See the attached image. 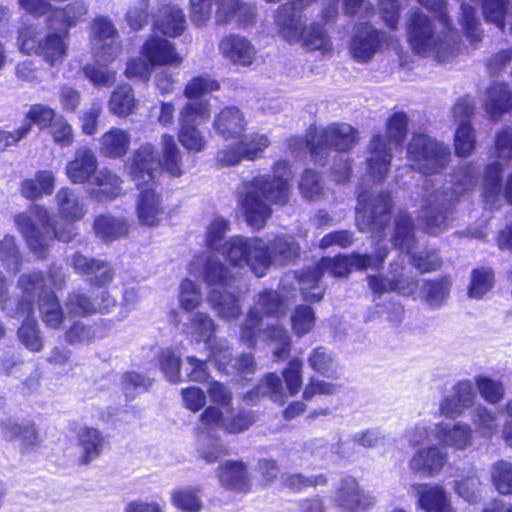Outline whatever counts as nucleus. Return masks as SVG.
<instances>
[{
	"label": "nucleus",
	"mask_w": 512,
	"mask_h": 512,
	"mask_svg": "<svg viewBox=\"0 0 512 512\" xmlns=\"http://www.w3.org/2000/svg\"><path fill=\"white\" fill-rule=\"evenodd\" d=\"M291 172L287 162L279 161L272 174L259 175L243 182L237 192V203L246 222L256 230L265 226L272 215L271 204L285 205L290 197Z\"/></svg>",
	"instance_id": "nucleus-1"
},
{
	"label": "nucleus",
	"mask_w": 512,
	"mask_h": 512,
	"mask_svg": "<svg viewBox=\"0 0 512 512\" xmlns=\"http://www.w3.org/2000/svg\"><path fill=\"white\" fill-rule=\"evenodd\" d=\"M479 178V169L472 162L456 169L451 176L449 186H437L431 180H425L424 191L418 220L423 230L438 235L449 227L450 215L460 196L474 188Z\"/></svg>",
	"instance_id": "nucleus-2"
},
{
	"label": "nucleus",
	"mask_w": 512,
	"mask_h": 512,
	"mask_svg": "<svg viewBox=\"0 0 512 512\" xmlns=\"http://www.w3.org/2000/svg\"><path fill=\"white\" fill-rule=\"evenodd\" d=\"M229 262L235 266L250 267L254 274L262 277L271 264L286 265L299 255V245L293 237H275L268 246L258 237L234 236L224 250Z\"/></svg>",
	"instance_id": "nucleus-3"
},
{
	"label": "nucleus",
	"mask_w": 512,
	"mask_h": 512,
	"mask_svg": "<svg viewBox=\"0 0 512 512\" xmlns=\"http://www.w3.org/2000/svg\"><path fill=\"white\" fill-rule=\"evenodd\" d=\"M73 223L65 221L62 225L56 224L49 211L40 205H32L27 211L14 216L17 230L29 250L38 258L46 257L54 239L62 242L72 241L77 235Z\"/></svg>",
	"instance_id": "nucleus-4"
},
{
	"label": "nucleus",
	"mask_w": 512,
	"mask_h": 512,
	"mask_svg": "<svg viewBox=\"0 0 512 512\" xmlns=\"http://www.w3.org/2000/svg\"><path fill=\"white\" fill-rule=\"evenodd\" d=\"M388 254L386 247L377 250L376 255H339L335 258H322L314 267L304 270L298 279L301 293L306 301L318 302L322 299L324 290L320 287V279L327 272L333 277H345L352 268L378 269Z\"/></svg>",
	"instance_id": "nucleus-5"
},
{
	"label": "nucleus",
	"mask_w": 512,
	"mask_h": 512,
	"mask_svg": "<svg viewBox=\"0 0 512 512\" xmlns=\"http://www.w3.org/2000/svg\"><path fill=\"white\" fill-rule=\"evenodd\" d=\"M407 39L411 50L418 55L432 57L439 62L446 61L457 45V32L443 30L420 9L408 13Z\"/></svg>",
	"instance_id": "nucleus-6"
},
{
	"label": "nucleus",
	"mask_w": 512,
	"mask_h": 512,
	"mask_svg": "<svg viewBox=\"0 0 512 512\" xmlns=\"http://www.w3.org/2000/svg\"><path fill=\"white\" fill-rule=\"evenodd\" d=\"M161 145L163 163L157 149L150 143L141 145L128 159L125 165L126 170L138 188L154 185V180L160 174L162 167L173 176L182 174L181 152L174 137L164 134Z\"/></svg>",
	"instance_id": "nucleus-7"
},
{
	"label": "nucleus",
	"mask_w": 512,
	"mask_h": 512,
	"mask_svg": "<svg viewBox=\"0 0 512 512\" xmlns=\"http://www.w3.org/2000/svg\"><path fill=\"white\" fill-rule=\"evenodd\" d=\"M206 393L212 405L199 417L200 431L222 429L228 433H239L248 429L254 422L253 416L249 413H235L232 405L233 394L224 384L213 381Z\"/></svg>",
	"instance_id": "nucleus-8"
},
{
	"label": "nucleus",
	"mask_w": 512,
	"mask_h": 512,
	"mask_svg": "<svg viewBox=\"0 0 512 512\" xmlns=\"http://www.w3.org/2000/svg\"><path fill=\"white\" fill-rule=\"evenodd\" d=\"M408 117L403 112L393 113L386 124V136L375 134L369 144L367 171L375 181H382L392 161V146L400 147L407 135Z\"/></svg>",
	"instance_id": "nucleus-9"
},
{
	"label": "nucleus",
	"mask_w": 512,
	"mask_h": 512,
	"mask_svg": "<svg viewBox=\"0 0 512 512\" xmlns=\"http://www.w3.org/2000/svg\"><path fill=\"white\" fill-rule=\"evenodd\" d=\"M491 156L483 176V200L485 207L498 209L501 205V175L504 166L512 161V128L504 127L495 132Z\"/></svg>",
	"instance_id": "nucleus-10"
},
{
	"label": "nucleus",
	"mask_w": 512,
	"mask_h": 512,
	"mask_svg": "<svg viewBox=\"0 0 512 512\" xmlns=\"http://www.w3.org/2000/svg\"><path fill=\"white\" fill-rule=\"evenodd\" d=\"M19 49L26 54L41 56L51 66L61 63L67 55L66 31L58 30L41 35L37 25H23L18 31Z\"/></svg>",
	"instance_id": "nucleus-11"
},
{
	"label": "nucleus",
	"mask_w": 512,
	"mask_h": 512,
	"mask_svg": "<svg viewBox=\"0 0 512 512\" xmlns=\"http://www.w3.org/2000/svg\"><path fill=\"white\" fill-rule=\"evenodd\" d=\"M407 159L415 171L437 174L447 168L451 161V151L445 143L425 134H417L408 143Z\"/></svg>",
	"instance_id": "nucleus-12"
},
{
	"label": "nucleus",
	"mask_w": 512,
	"mask_h": 512,
	"mask_svg": "<svg viewBox=\"0 0 512 512\" xmlns=\"http://www.w3.org/2000/svg\"><path fill=\"white\" fill-rule=\"evenodd\" d=\"M213 4L216 5L215 20L218 24L232 21L247 24L255 15V8L240 0H190L192 22L197 26L204 25L211 17Z\"/></svg>",
	"instance_id": "nucleus-13"
},
{
	"label": "nucleus",
	"mask_w": 512,
	"mask_h": 512,
	"mask_svg": "<svg viewBox=\"0 0 512 512\" xmlns=\"http://www.w3.org/2000/svg\"><path fill=\"white\" fill-rule=\"evenodd\" d=\"M357 142V131L349 124H331L309 133L306 147L315 162L323 165L331 149L345 151Z\"/></svg>",
	"instance_id": "nucleus-14"
},
{
	"label": "nucleus",
	"mask_w": 512,
	"mask_h": 512,
	"mask_svg": "<svg viewBox=\"0 0 512 512\" xmlns=\"http://www.w3.org/2000/svg\"><path fill=\"white\" fill-rule=\"evenodd\" d=\"M21 290V299L13 301L9 294V283L0 271V309L11 318L30 315L33 311L34 294L44 287V278L36 271L22 274L17 282Z\"/></svg>",
	"instance_id": "nucleus-15"
},
{
	"label": "nucleus",
	"mask_w": 512,
	"mask_h": 512,
	"mask_svg": "<svg viewBox=\"0 0 512 512\" xmlns=\"http://www.w3.org/2000/svg\"><path fill=\"white\" fill-rule=\"evenodd\" d=\"M391 197L388 192L368 194L362 192L358 196L356 208V224L358 229L364 231H378L389 222Z\"/></svg>",
	"instance_id": "nucleus-16"
},
{
	"label": "nucleus",
	"mask_w": 512,
	"mask_h": 512,
	"mask_svg": "<svg viewBox=\"0 0 512 512\" xmlns=\"http://www.w3.org/2000/svg\"><path fill=\"white\" fill-rule=\"evenodd\" d=\"M90 42L94 59L101 65L113 62L122 51L115 25L106 17H96L91 24Z\"/></svg>",
	"instance_id": "nucleus-17"
},
{
	"label": "nucleus",
	"mask_w": 512,
	"mask_h": 512,
	"mask_svg": "<svg viewBox=\"0 0 512 512\" xmlns=\"http://www.w3.org/2000/svg\"><path fill=\"white\" fill-rule=\"evenodd\" d=\"M393 243L397 248L411 254L413 266L421 272L436 270L441 264V260L435 252H413L414 224L406 212H401L396 218Z\"/></svg>",
	"instance_id": "nucleus-18"
},
{
	"label": "nucleus",
	"mask_w": 512,
	"mask_h": 512,
	"mask_svg": "<svg viewBox=\"0 0 512 512\" xmlns=\"http://www.w3.org/2000/svg\"><path fill=\"white\" fill-rule=\"evenodd\" d=\"M332 499L342 512H366L375 504L374 496L348 475L341 477L335 484Z\"/></svg>",
	"instance_id": "nucleus-19"
},
{
	"label": "nucleus",
	"mask_w": 512,
	"mask_h": 512,
	"mask_svg": "<svg viewBox=\"0 0 512 512\" xmlns=\"http://www.w3.org/2000/svg\"><path fill=\"white\" fill-rule=\"evenodd\" d=\"M385 33L369 22H359L353 28L348 49L351 57L359 63L369 62L380 50Z\"/></svg>",
	"instance_id": "nucleus-20"
},
{
	"label": "nucleus",
	"mask_w": 512,
	"mask_h": 512,
	"mask_svg": "<svg viewBox=\"0 0 512 512\" xmlns=\"http://www.w3.org/2000/svg\"><path fill=\"white\" fill-rule=\"evenodd\" d=\"M191 272L199 273L203 281L217 289L231 288L234 282L232 273L213 255H199L191 263Z\"/></svg>",
	"instance_id": "nucleus-21"
},
{
	"label": "nucleus",
	"mask_w": 512,
	"mask_h": 512,
	"mask_svg": "<svg viewBox=\"0 0 512 512\" xmlns=\"http://www.w3.org/2000/svg\"><path fill=\"white\" fill-rule=\"evenodd\" d=\"M135 213L141 225L156 227L161 223L165 209L162 197L156 192L153 185L141 188L136 199Z\"/></svg>",
	"instance_id": "nucleus-22"
},
{
	"label": "nucleus",
	"mask_w": 512,
	"mask_h": 512,
	"mask_svg": "<svg viewBox=\"0 0 512 512\" xmlns=\"http://www.w3.org/2000/svg\"><path fill=\"white\" fill-rule=\"evenodd\" d=\"M220 54L235 65L250 66L256 57V49L246 38L237 34L224 36L218 45Z\"/></svg>",
	"instance_id": "nucleus-23"
},
{
	"label": "nucleus",
	"mask_w": 512,
	"mask_h": 512,
	"mask_svg": "<svg viewBox=\"0 0 512 512\" xmlns=\"http://www.w3.org/2000/svg\"><path fill=\"white\" fill-rule=\"evenodd\" d=\"M142 57L147 59L153 67L158 65H179L182 58L174 45L165 38L150 35L140 49Z\"/></svg>",
	"instance_id": "nucleus-24"
},
{
	"label": "nucleus",
	"mask_w": 512,
	"mask_h": 512,
	"mask_svg": "<svg viewBox=\"0 0 512 512\" xmlns=\"http://www.w3.org/2000/svg\"><path fill=\"white\" fill-rule=\"evenodd\" d=\"M208 302L217 316L231 321L242 314V296L239 291L231 288H213L208 295Z\"/></svg>",
	"instance_id": "nucleus-25"
},
{
	"label": "nucleus",
	"mask_w": 512,
	"mask_h": 512,
	"mask_svg": "<svg viewBox=\"0 0 512 512\" xmlns=\"http://www.w3.org/2000/svg\"><path fill=\"white\" fill-rule=\"evenodd\" d=\"M435 438L443 446L465 450L473 443V430L470 425L463 422H440L435 425Z\"/></svg>",
	"instance_id": "nucleus-26"
},
{
	"label": "nucleus",
	"mask_w": 512,
	"mask_h": 512,
	"mask_svg": "<svg viewBox=\"0 0 512 512\" xmlns=\"http://www.w3.org/2000/svg\"><path fill=\"white\" fill-rule=\"evenodd\" d=\"M446 461V452L442 451L437 445H430L416 451L409 461V469L413 473L433 477L440 473Z\"/></svg>",
	"instance_id": "nucleus-27"
},
{
	"label": "nucleus",
	"mask_w": 512,
	"mask_h": 512,
	"mask_svg": "<svg viewBox=\"0 0 512 512\" xmlns=\"http://www.w3.org/2000/svg\"><path fill=\"white\" fill-rule=\"evenodd\" d=\"M98 167V160L92 149L79 147L74 157L66 165V175L72 183L83 184L95 173Z\"/></svg>",
	"instance_id": "nucleus-28"
},
{
	"label": "nucleus",
	"mask_w": 512,
	"mask_h": 512,
	"mask_svg": "<svg viewBox=\"0 0 512 512\" xmlns=\"http://www.w3.org/2000/svg\"><path fill=\"white\" fill-rule=\"evenodd\" d=\"M186 28L183 10L174 4L163 5L154 15L153 29L164 36H180Z\"/></svg>",
	"instance_id": "nucleus-29"
},
{
	"label": "nucleus",
	"mask_w": 512,
	"mask_h": 512,
	"mask_svg": "<svg viewBox=\"0 0 512 512\" xmlns=\"http://www.w3.org/2000/svg\"><path fill=\"white\" fill-rule=\"evenodd\" d=\"M411 489L418 498L419 507L426 512H450V501L441 485L413 484Z\"/></svg>",
	"instance_id": "nucleus-30"
},
{
	"label": "nucleus",
	"mask_w": 512,
	"mask_h": 512,
	"mask_svg": "<svg viewBox=\"0 0 512 512\" xmlns=\"http://www.w3.org/2000/svg\"><path fill=\"white\" fill-rule=\"evenodd\" d=\"M215 132L224 139L238 138L246 128L243 113L234 106L222 109L213 120Z\"/></svg>",
	"instance_id": "nucleus-31"
},
{
	"label": "nucleus",
	"mask_w": 512,
	"mask_h": 512,
	"mask_svg": "<svg viewBox=\"0 0 512 512\" xmlns=\"http://www.w3.org/2000/svg\"><path fill=\"white\" fill-rule=\"evenodd\" d=\"M217 475L221 485L227 489L239 492L250 489V478L243 462L226 461L219 465Z\"/></svg>",
	"instance_id": "nucleus-32"
},
{
	"label": "nucleus",
	"mask_w": 512,
	"mask_h": 512,
	"mask_svg": "<svg viewBox=\"0 0 512 512\" xmlns=\"http://www.w3.org/2000/svg\"><path fill=\"white\" fill-rule=\"evenodd\" d=\"M38 289L34 298L38 297V309L42 322L49 328L59 329L64 321V313L54 291Z\"/></svg>",
	"instance_id": "nucleus-33"
},
{
	"label": "nucleus",
	"mask_w": 512,
	"mask_h": 512,
	"mask_svg": "<svg viewBox=\"0 0 512 512\" xmlns=\"http://www.w3.org/2000/svg\"><path fill=\"white\" fill-rule=\"evenodd\" d=\"M77 444L79 448V463L87 465L101 455L104 447V437L95 428L83 427L77 433Z\"/></svg>",
	"instance_id": "nucleus-34"
},
{
	"label": "nucleus",
	"mask_w": 512,
	"mask_h": 512,
	"mask_svg": "<svg viewBox=\"0 0 512 512\" xmlns=\"http://www.w3.org/2000/svg\"><path fill=\"white\" fill-rule=\"evenodd\" d=\"M129 228L127 219L109 214L96 217L93 225L95 235L105 242H113L127 236Z\"/></svg>",
	"instance_id": "nucleus-35"
},
{
	"label": "nucleus",
	"mask_w": 512,
	"mask_h": 512,
	"mask_svg": "<svg viewBox=\"0 0 512 512\" xmlns=\"http://www.w3.org/2000/svg\"><path fill=\"white\" fill-rule=\"evenodd\" d=\"M512 102V93L504 83H495L486 91L484 108L490 118L497 121L504 112L509 110Z\"/></svg>",
	"instance_id": "nucleus-36"
},
{
	"label": "nucleus",
	"mask_w": 512,
	"mask_h": 512,
	"mask_svg": "<svg viewBox=\"0 0 512 512\" xmlns=\"http://www.w3.org/2000/svg\"><path fill=\"white\" fill-rule=\"evenodd\" d=\"M56 205L60 217L69 222H77L86 214L83 202L78 194L69 187L61 188L56 196Z\"/></svg>",
	"instance_id": "nucleus-37"
},
{
	"label": "nucleus",
	"mask_w": 512,
	"mask_h": 512,
	"mask_svg": "<svg viewBox=\"0 0 512 512\" xmlns=\"http://www.w3.org/2000/svg\"><path fill=\"white\" fill-rule=\"evenodd\" d=\"M131 136L126 130L112 127L99 139L100 153L109 158L124 156L130 146Z\"/></svg>",
	"instance_id": "nucleus-38"
},
{
	"label": "nucleus",
	"mask_w": 512,
	"mask_h": 512,
	"mask_svg": "<svg viewBox=\"0 0 512 512\" xmlns=\"http://www.w3.org/2000/svg\"><path fill=\"white\" fill-rule=\"evenodd\" d=\"M185 332L195 341H203L207 346L216 342L214 339L216 324L206 313H190L188 315V322L185 324Z\"/></svg>",
	"instance_id": "nucleus-39"
},
{
	"label": "nucleus",
	"mask_w": 512,
	"mask_h": 512,
	"mask_svg": "<svg viewBox=\"0 0 512 512\" xmlns=\"http://www.w3.org/2000/svg\"><path fill=\"white\" fill-rule=\"evenodd\" d=\"M55 186V176L52 171H38L32 178H27L21 183V194L30 200L50 195Z\"/></svg>",
	"instance_id": "nucleus-40"
},
{
	"label": "nucleus",
	"mask_w": 512,
	"mask_h": 512,
	"mask_svg": "<svg viewBox=\"0 0 512 512\" xmlns=\"http://www.w3.org/2000/svg\"><path fill=\"white\" fill-rule=\"evenodd\" d=\"M261 339L275 345L273 351L275 362L288 358L291 350V337L283 325L278 322L267 324L262 331Z\"/></svg>",
	"instance_id": "nucleus-41"
},
{
	"label": "nucleus",
	"mask_w": 512,
	"mask_h": 512,
	"mask_svg": "<svg viewBox=\"0 0 512 512\" xmlns=\"http://www.w3.org/2000/svg\"><path fill=\"white\" fill-rule=\"evenodd\" d=\"M217 430L200 431V424L196 428L198 437L197 452L199 456L208 464L215 463L218 459L227 454V449L218 440L213 437Z\"/></svg>",
	"instance_id": "nucleus-42"
},
{
	"label": "nucleus",
	"mask_w": 512,
	"mask_h": 512,
	"mask_svg": "<svg viewBox=\"0 0 512 512\" xmlns=\"http://www.w3.org/2000/svg\"><path fill=\"white\" fill-rule=\"evenodd\" d=\"M34 314V310L30 315L25 314L27 318L23 321L21 326L18 328L17 337L20 343L29 351L38 353L42 351L44 347V337L38 322L31 316Z\"/></svg>",
	"instance_id": "nucleus-43"
},
{
	"label": "nucleus",
	"mask_w": 512,
	"mask_h": 512,
	"mask_svg": "<svg viewBox=\"0 0 512 512\" xmlns=\"http://www.w3.org/2000/svg\"><path fill=\"white\" fill-rule=\"evenodd\" d=\"M475 431L483 438L491 439L499 431L498 416L485 406L479 405L471 415Z\"/></svg>",
	"instance_id": "nucleus-44"
},
{
	"label": "nucleus",
	"mask_w": 512,
	"mask_h": 512,
	"mask_svg": "<svg viewBox=\"0 0 512 512\" xmlns=\"http://www.w3.org/2000/svg\"><path fill=\"white\" fill-rule=\"evenodd\" d=\"M136 100L132 88L129 85H119L112 92L109 100V110L111 113L126 117L134 112Z\"/></svg>",
	"instance_id": "nucleus-45"
},
{
	"label": "nucleus",
	"mask_w": 512,
	"mask_h": 512,
	"mask_svg": "<svg viewBox=\"0 0 512 512\" xmlns=\"http://www.w3.org/2000/svg\"><path fill=\"white\" fill-rule=\"evenodd\" d=\"M92 183L99 187L95 197L101 201L116 198L121 193V179L107 169L96 170Z\"/></svg>",
	"instance_id": "nucleus-46"
},
{
	"label": "nucleus",
	"mask_w": 512,
	"mask_h": 512,
	"mask_svg": "<svg viewBox=\"0 0 512 512\" xmlns=\"http://www.w3.org/2000/svg\"><path fill=\"white\" fill-rule=\"evenodd\" d=\"M171 503L182 512H200L203 508L201 490L194 487H183L172 491Z\"/></svg>",
	"instance_id": "nucleus-47"
},
{
	"label": "nucleus",
	"mask_w": 512,
	"mask_h": 512,
	"mask_svg": "<svg viewBox=\"0 0 512 512\" xmlns=\"http://www.w3.org/2000/svg\"><path fill=\"white\" fill-rule=\"evenodd\" d=\"M211 115L209 100H189L179 112V124L200 125Z\"/></svg>",
	"instance_id": "nucleus-48"
},
{
	"label": "nucleus",
	"mask_w": 512,
	"mask_h": 512,
	"mask_svg": "<svg viewBox=\"0 0 512 512\" xmlns=\"http://www.w3.org/2000/svg\"><path fill=\"white\" fill-rule=\"evenodd\" d=\"M0 261L13 274L20 271L23 259L14 236L7 234L0 240Z\"/></svg>",
	"instance_id": "nucleus-49"
},
{
	"label": "nucleus",
	"mask_w": 512,
	"mask_h": 512,
	"mask_svg": "<svg viewBox=\"0 0 512 512\" xmlns=\"http://www.w3.org/2000/svg\"><path fill=\"white\" fill-rule=\"evenodd\" d=\"M288 306L289 303L285 296L280 295L277 291L265 290L259 293L255 307L264 315L279 317L285 314Z\"/></svg>",
	"instance_id": "nucleus-50"
},
{
	"label": "nucleus",
	"mask_w": 512,
	"mask_h": 512,
	"mask_svg": "<svg viewBox=\"0 0 512 512\" xmlns=\"http://www.w3.org/2000/svg\"><path fill=\"white\" fill-rule=\"evenodd\" d=\"M476 133L471 123L459 124L454 133V152L457 157L467 158L476 148Z\"/></svg>",
	"instance_id": "nucleus-51"
},
{
	"label": "nucleus",
	"mask_w": 512,
	"mask_h": 512,
	"mask_svg": "<svg viewBox=\"0 0 512 512\" xmlns=\"http://www.w3.org/2000/svg\"><path fill=\"white\" fill-rule=\"evenodd\" d=\"M451 282L447 278L425 281L421 287L425 301L433 308H439L447 299Z\"/></svg>",
	"instance_id": "nucleus-52"
},
{
	"label": "nucleus",
	"mask_w": 512,
	"mask_h": 512,
	"mask_svg": "<svg viewBox=\"0 0 512 512\" xmlns=\"http://www.w3.org/2000/svg\"><path fill=\"white\" fill-rule=\"evenodd\" d=\"M178 140L188 151L199 153L205 150L207 139L198 125L179 124Z\"/></svg>",
	"instance_id": "nucleus-53"
},
{
	"label": "nucleus",
	"mask_w": 512,
	"mask_h": 512,
	"mask_svg": "<svg viewBox=\"0 0 512 512\" xmlns=\"http://www.w3.org/2000/svg\"><path fill=\"white\" fill-rule=\"evenodd\" d=\"M491 481L502 495L512 494V463L505 460L495 462L490 469Z\"/></svg>",
	"instance_id": "nucleus-54"
},
{
	"label": "nucleus",
	"mask_w": 512,
	"mask_h": 512,
	"mask_svg": "<svg viewBox=\"0 0 512 512\" xmlns=\"http://www.w3.org/2000/svg\"><path fill=\"white\" fill-rule=\"evenodd\" d=\"M245 160L254 161L262 157L266 148L270 145L267 135L251 133L243 136L238 141Z\"/></svg>",
	"instance_id": "nucleus-55"
},
{
	"label": "nucleus",
	"mask_w": 512,
	"mask_h": 512,
	"mask_svg": "<svg viewBox=\"0 0 512 512\" xmlns=\"http://www.w3.org/2000/svg\"><path fill=\"white\" fill-rule=\"evenodd\" d=\"M256 396H267L274 402L282 404L287 397L282 379L275 373L267 374L256 386Z\"/></svg>",
	"instance_id": "nucleus-56"
},
{
	"label": "nucleus",
	"mask_w": 512,
	"mask_h": 512,
	"mask_svg": "<svg viewBox=\"0 0 512 512\" xmlns=\"http://www.w3.org/2000/svg\"><path fill=\"white\" fill-rule=\"evenodd\" d=\"M220 85L208 75L196 76L188 81L184 96L188 100H204L206 94L219 90Z\"/></svg>",
	"instance_id": "nucleus-57"
},
{
	"label": "nucleus",
	"mask_w": 512,
	"mask_h": 512,
	"mask_svg": "<svg viewBox=\"0 0 512 512\" xmlns=\"http://www.w3.org/2000/svg\"><path fill=\"white\" fill-rule=\"evenodd\" d=\"M261 322L262 314L257 307H252L241 324L240 341L249 346L254 345L257 337H262Z\"/></svg>",
	"instance_id": "nucleus-58"
},
{
	"label": "nucleus",
	"mask_w": 512,
	"mask_h": 512,
	"mask_svg": "<svg viewBox=\"0 0 512 512\" xmlns=\"http://www.w3.org/2000/svg\"><path fill=\"white\" fill-rule=\"evenodd\" d=\"M158 365L165 378L173 383L182 381L180 374L181 355L174 350L164 349L158 355Z\"/></svg>",
	"instance_id": "nucleus-59"
},
{
	"label": "nucleus",
	"mask_w": 512,
	"mask_h": 512,
	"mask_svg": "<svg viewBox=\"0 0 512 512\" xmlns=\"http://www.w3.org/2000/svg\"><path fill=\"white\" fill-rule=\"evenodd\" d=\"M88 8L85 3L81 1H75L65 8H54L53 10V19H57L61 22L58 30L67 31V28L76 24V22L83 16L87 14Z\"/></svg>",
	"instance_id": "nucleus-60"
},
{
	"label": "nucleus",
	"mask_w": 512,
	"mask_h": 512,
	"mask_svg": "<svg viewBox=\"0 0 512 512\" xmlns=\"http://www.w3.org/2000/svg\"><path fill=\"white\" fill-rule=\"evenodd\" d=\"M493 283L494 273L492 269H474L471 273V282L468 294L471 298L480 299L493 287Z\"/></svg>",
	"instance_id": "nucleus-61"
},
{
	"label": "nucleus",
	"mask_w": 512,
	"mask_h": 512,
	"mask_svg": "<svg viewBox=\"0 0 512 512\" xmlns=\"http://www.w3.org/2000/svg\"><path fill=\"white\" fill-rule=\"evenodd\" d=\"M228 231V222L223 218H216L213 220L206 230V244L212 250L221 251V253L227 258L228 256L224 253L225 248L232 238L222 244V240Z\"/></svg>",
	"instance_id": "nucleus-62"
},
{
	"label": "nucleus",
	"mask_w": 512,
	"mask_h": 512,
	"mask_svg": "<svg viewBox=\"0 0 512 512\" xmlns=\"http://www.w3.org/2000/svg\"><path fill=\"white\" fill-rule=\"evenodd\" d=\"M67 313L73 316H87L97 312L96 304L81 292H71L65 300Z\"/></svg>",
	"instance_id": "nucleus-63"
},
{
	"label": "nucleus",
	"mask_w": 512,
	"mask_h": 512,
	"mask_svg": "<svg viewBox=\"0 0 512 512\" xmlns=\"http://www.w3.org/2000/svg\"><path fill=\"white\" fill-rule=\"evenodd\" d=\"M309 366L324 376H333L336 372L334 358L324 347H317L308 357Z\"/></svg>",
	"instance_id": "nucleus-64"
}]
</instances>
